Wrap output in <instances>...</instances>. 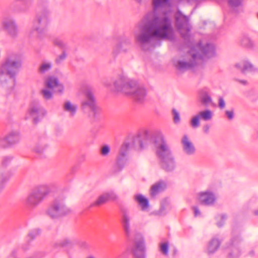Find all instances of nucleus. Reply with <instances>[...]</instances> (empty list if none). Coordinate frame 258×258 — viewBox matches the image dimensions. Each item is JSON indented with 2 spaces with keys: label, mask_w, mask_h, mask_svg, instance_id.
Here are the masks:
<instances>
[{
  "label": "nucleus",
  "mask_w": 258,
  "mask_h": 258,
  "mask_svg": "<svg viewBox=\"0 0 258 258\" xmlns=\"http://www.w3.org/2000/svg\"><path fill=\"white\" fill-rule=\"evenodd\" d=\"M152 11L148 12L137 25L134 31L135 41L143 45L152 39L173 40L175 32L169 12L171 0H151Z\"/></svg>",
  "instance_id": "obj_1"
},
{
  "label": "nucleus",
  "mask_w": 258,
  "mask_h": 258,
  "mask_svg": "<svg viewBox=\"0 0 258 258\" xmlns=\"http://www.w3.org/2000/svg\"><path fill=\"white\" fill-rule=\"evenodd\" d=\"M167 185L165 181H159L154 183L151 187L150 195L152 197L164 190L166 188Z\"/></svg>",
  "instance_id": "obj_21"
},
{
  "label": "nucleus",
  "mask_w": 258,
  "mask_h": 258,
  "mask_svg": "<svg viewBox=\"0 0 258 258\" xmlns=\"http://www.w3.org/2000/svg\"><path fill=\"white\" fill-rule=\"evenodd\" d=\"M132 150L127 140L125 141L121 145L118 155L116 158V162L118 165H123L126 161V157L128 152Z\"/></svg>",
  "instance_id": "obj_17"
},
{
  "label": "nucleus",
  "mask_w": 258,
  "mask_h": 258,
  "mask_svg": "<svg viewBox=\"0 0 258 258\" xmlns=\"http://www.w3.org/2000/svg\"><path fill=\"white\" fill-rule=\"evenodd\" d=\"M51 67L52 64L50 62H43L40 64L38 69V72L40 74H44L49 71Z\"/></svg>",
  "instance_id": "obj_33"
},
{
  "label": "nucleus",
  "mask_w": 258,
  "mask_h": 258,
  "mask_svg": "<svg viewBox=\"0 0 258 258\" xmlns=\"http://www.w3.org/2000/svg\"><path fill=\"white\" fill-rule=\"evenodd\" d=\"M9 145L6 139V136L4 138H0V147H5Z\"/></svg>",
  "instance_id": "obj_44"
},
{
  "label": "nucleus",
  "mask_w": 258,
  "mask_h": 258,
  "mask_svg": "<svg viewBox=\"0 0 258 258\" xmlns=\"http://www.w3.org/2000/svg\"><path fill=\"white\" fill-rule=\"evenodd\" d=\"M216 200L215 195L210 191L201 192L199 195V201L205 205H211L214 203Z\"/></svg>",
  "instance_id": "obj_19"
},
{
  "label": "nucleus",
  "mask_w": 258,
  "mask_h": 258,
  "mask_svg": "<svg viewBox=\"0 0 258 258\" xmlns=\"http://www.w3.org/2000/svg\"><path fill=\"white\" fill-rule=\"evenodd\" d=\"M203 131L206 134H208L210 130V126L208 124L205 125L203 127Z\"/></svg>",
  "instance_id": "obj_48"
},
{
  "label": "nucleus",
  "mask_w": 258,
  "mask_h": 258,
  "mask_svg": "<svg viewBox=\"0 0 258 258\" xmlns=\"http://www.w3.org/2000/svg\"><path fill=\"white\" fill-rule=\"evenodd\" d=\"M117 196L113 191L104 193L100 195L97 200L91 205V207H99L108 201H115L117 199Z\"/></svg>",
  "instance_id": "obj_13"
},
{
  "label": "nucleus",
  "mask_w": 258,
  "mask_h": 258,
  "mask_svg": "<svg viewBox=\"0 0 258 258\" xmlns=\"http://www.w3.org/2000/svg\"><path fill=\"white\" fill-rule=\"evenodd\" d=\"M67 56V53L66 50H63L62 52L55 58L54 61L56 64H60L66 59Z\"/></svg>",
  "instance_id": "obj_37"
},
{
  "label": "nucleus",
  "mask_w": 258,
  "mask_h": 258,
  "mask_svg": "<svg viewBox=\"0 0 258 258\" xmlns=\"http://www.w3.org/2000/svg\"><path fill=\"white\" fill-rule=\"evenodd\" d=\"M21 67V55L16 52L8 53L0 68V83L4 88L9 90L14 88L15 77Z\"/></svg>",
  "instance_id": "obj_2"
},
{
  "label": "nucleus",
  "mask_w": 258,
  "mask_h": 258,
  "mask_svg": "<svg viewBox=\"0 0 258 258\" xmlns=\"http://www.w3.org/2000/svg\"><path fill=\"white\" fill-rule=\"evenodd\" d=\"M46 147V145L41 142L36 144L35 146L34 147L33 150L35 152L40 153L42 152L45 150Z\"/></svg>",
  "instance_id": "obj_40"
},
{
  "label": "nucleus",
  "mask_w": 258,
  "mask_h": 258,
  "mask_svg": "<svg viewBox=\"0 0 258 258\" xmlns=\"http://www.w3.org/2000/svg\"><path fill=\"white\" fill-rule=\"evenodd\" d=\"M8 258H17L15 253H11Z\"/></svg>",
  "instance_id": "obj_50"
},
{
  "label": "nucleus",
  "mask_w": 258,
  "mask_h": 258,
  "mask_svg": "<svg viewBox=\"0 0 258 258\" xmlns=\"http://www.w3.org/2000/svg\"><path fill=\"white\" fill-rule=\"evenodd\" d=\"M181 143L183 151L185 154L192 155L196 153V147L190 138L187 135H184L182 137Z\"/></svg>",
  "instance_id": "obj_15"
},
{
  "label": "nucleus",
  "mask_w": 258,
  "mask_h": 258,
  "mask_svg": "<svg viewBox=\"0 0 258 258\" xmlns=\"http://www.w3.org/2000/svg\"><path fill=\"white\" fill-rule=\"evenodd\" d=\"M132 150L139 151L144 147V145L140 137H134L127 140Z\"/></svg>",
  "instance_id": "obj_22"
},
{
  "label": "nucleus",
  "mask_w": 258,
  "mask_h": 258,
  "mask_svg": "<svg viewBox=\"0 0 258 258\" xmlns=\"http://www.w3.org/2000/svg\"><path fill=\"white\" fill-rule=\"evenodd\" d=\"M256 215H258V210L255 212Z\"/></svg>",
  "instance_id": "obj_55"
},
{
  "label": "nucleus",
  "mask_w": 258,
  "mask_h": 258,
  "mask_svg": "<svg viewBox=\"0 0 258 258\" xmlns=\"http://www.w3.org/2000/svg\"><path fill=\"white\" fill-rule=\"evenodd\" d=\"M220 241L217 239H212L208 246V252L209 253H214L219 247Z\"/></svg>",
  "instance_id": "obj_32"
},
{
  "label": "nucleus",
  "mask_w": 258,
  "mask_h": 258,
  "mask_svg": "<svg viewBox=\"0 0 258 258\" xmlns=\"http://www.w3.org/2000/svg\"><path fill=\"white\" fill-rule=\"evenodd\" d=\"M173 119L175 123H178L180 121V116L178 112L175 109L172 110Z\"/></svg>",
  "instance_id": "obj_43"
},
{
  "label": "nucleus",
  "mask_w": 258,
  "mask_h": 258,
  "mask_svg": "<svg viewBox=\"0 0 258 258\" xmlns=\"http://www.w3.org/2000/svg\"><path fill=\"white\" fill-rule=\"evenodd\" d=\"M79 93L84 95L85 98L81 102V107L83 110L89 107L91 113L89 114L93 117L99 112V109L97 106L95 98L92 89L89 86H83L79 90Z\"/></svg>",
  "instance_id": "obj_7"
},
{
  "label": "nucleus",
  "mask_w": 258,
  "mask_h": 258,
  "mask_svg": "<svg viewBox=\"0 0 258 258\" xmlns=\"http://www.w3.org/2000/svg\"><path fill=\"white\" fill-rule=\"evenodd\" d=\"M135 198L139 205L141 207L143 210H145L148 208V200L143 196L138 195L135 196Z\"/></svg>",
  "instance_id": "obj_27"
},
{
  "label": "nucleus",
  "mask_w": 258,
  "mask_h": 258,
  "mask_svg": "<svg viewBox=\"0 0 258 258\" xmlns=\"http://www.w3.org/2000/svg\"><path fill=\"white\" fill-rule=\"evenodd\" d=\"M43 97L46 100L50 99L52 97V92L48 88L43 89L41 91Z\"/></svg>",
  "instance_id": "obj_38"
},
{
  "label": "nucleus",
  "mask_w": 258,
  "mask_h": 258,
  "mask_svg": "<svg viewBox=\"0 0 258 258\" xmlns=\"http://www.w3.org/2000/svg\"><path fill=\"white\" fill-rule=\"evenodd\" d=\"M142 0H136V2H137L138 3H141L142 2Z\"/></svg>",
  "instance_id": "obj_54"
},
{
  "label": "nucleus",
  "mask_w": 258,
  "mask_h": 258,
  "mask_svg": "<svg viewBox=\"0 0 258 258\" xmlns=\"http://www.w3.org/2000/svg\"><path fill=\"white\" fill-rule=\"evenodd\" d=\"M193 209L194 211L195 215L196 216H197L198 215L200 214V212L197 207H194Z\"/></svg>",
  "instance_id": "obj_49"
},
{
  "label": "nucleus",
  "mask_w": 258,
  "mask_h": 258,
  "mask_svg": "<svg viewBox=\"0 0 258 258\" xmlns=\"http://www.w3.org/2000/svg\"><path fill=\"white\" fill-rule=\"evenodd\" d=\"M215 54V47L213 44H207L205 45L198 44L192 48L189 52V55L192 61L187 62L184 60H175L173 61L174 66L180 71H184L189 69L197 63L200 62L202 59L210 58Z\"/></svg>",
  "instance_id": "obj_3"
},
{
  "label": "nucleus",
  "mask_w": 258,
  "mask_h": 258,
  "mask_svg": "<svg viewBox=\"0 0 258 258\" xmlns=\"http://www.w3.org/2000/svg\"><path fill=\"white\" fill-rule=\"evenodd\" d=\"M131 216L130 213L126 210H122L121 223L123 231L126 237L129 238L131 235Z\"/></svg>",
  "instance_id": "obj_14"
},
{
  "label": "nucleus",
  "mask_w": 258,
  "mask_h": 258,
  "mask_svg": "<svg viewBox=\"0 0 258 258\" xmlns=\"http://www.w3.org/2000/svg\"><path fill=\"white\" fill-rule=\"evenodd\" d=\"M6 139L9 145H13L20 140V135L18 132H12L6 136Z\"/></svg>",
  "instance_id": "obj_28"
},
{
  "label": "nucleus",
  "mask_w": 258,
  "mask_h": 258,
  "mask_svg": "<svg viewBox=\"0 0 258 258\" xmlns=\"http://www.w3.org/2000/svg\"><path fill=\"white\" fill-rule=\"evenodd\" d=\"M11 160L10 157H4L2 161V165L0 166V189L3 187L4 184L12 176L11 172L6 168Z\"/></svg>",
  "instance_id": "obj_12"
},
{
  "label": "nucleus",
  "mask_w": 258,
  "mask_h": 258,
  "mask_svg": "<svg viewBox=\"0 0 258 258\" xmlns=\"http://www.w3.org/2000/svg\"><path fill=\"white\" fill-rule=\"evenodd\" d=\"M202 103L208 105L212 102V98L205 91H202L200 93Z\"/></svg>",
  "instance_id": "obj_34"
},
{
  "label": "nucleus",
  "mask_w": 258,
  "mask_h": 258,
  "mask_svg": "<svg viewBox=\"0 0 258 258\" xmlns=\"http://www.w3.org/2000/svg\"><path fill=\"white\" fill-rule=\"evenodd\" d=\"M201 119L205 120L208 121L212 119L213 116V112L209 109H206L203 111H200L198 113Z\"/></svg>",
  "instance_id": "obj_30"
},
{
  "label": "nucleus",
  "mask_w": 258,
  "mask_h": 258,
  "mask_svg": "<svg viewBox=\"0 0 258 258\" xmlns=\"http://www.w3.org/2000/svg\"><path fill=\"white\" fill-rule=\"evenodd\" d=\"M169 244L167 242H162L160 244V250L164 255H167L168 253Z\"/></svg>",
  "instance_id": "obj_39"
},
{
  "label": "nucleus",
  "mask_w": 258,
  "mask_h": 258,
  "mask_svg": "<svg viewBox=\"0 0 258 258\" xmlns=\"http://www.w3.org/2000/svg\"><path fill=\"white\" fill-rule=\"evenodd\" d=\"M138 82L128 78L125 74L122 73L118 75L114 80L113 85L110 86L107 83L105 85L113 91L131 95L136 90Z\"/></svg>",
  "instance_id": "obj_5"
},
{
  "label": "nucleus",
  "mask_w": 258,
  "mask_h": 258,
  "mask_svg": "<svg viewBox=\"0 0 258 258\" xmlns=\"http://www.w3.org/2000/svg\"><path fill=\"white\" fill-rule=\"evenodd\" d=\"M201 118L198 113L190 119V124L194 128H197L200 125Z\"/></svg>",
  "instance_id": "obj_35"
},
{
  "label": "nucleus",
  "mask_w": 258,
  "mask_h": 258,
  "mask_svg": "<svg viewBox=\"0 0 258 258\" xmlns=\"http://www.w3.org/2000/svg\"><path fill=\"white\" fill-rule=\"evenodd\" d=\"M226 115L229 119H232L234 116V113L233 111L227 110L225 112Z\"/></svg>",
  "instance_id": "obj_46"
},
{
  "label": "nucleus",
  "mask_w": 258,
  "mask_h": 258,
  "mask_svg": "<svg viewBox=\"0 0 258 258\" xmlns=\"http://www.w3.org/2000/svg\"><path fill=\"white\" fill-rule=\"evenodd\" d=\"M175 25L178 31L183 38H187L191 30L188 17L178 12L175 15Z\"/></svg>",
  "instance_id": "obj_8"
},
{
  "label": "nucleus",
  "mask_w": 258,
  "mask_h": 258,
  "mask_svg": "<svg viewBox=\"0 0 258 258\" xmlns=\"http://www.w3.org/2000/svg\"><path fill=\"white\" fill-rule=\"evenodd\" d=\"M87 258H96V257L93 256H89L87 257Z\"/></svg>",
  "instance_id": "obj_53"
},
{
  "label": "nucleus",
  "mask_w": 258,
  "mask_h": 258,
  "mask_svg": "<svg viewBox=\"0 0 258 258\" xmlns=\"http://www.w3.org/2000/svg\"><path fill=\"white\" fill-rule=\"evenodd\" d=\"M27 114L36 122L46 114V111L38 103L33 102L30 105Z\"/></svg>",
  "instance_id": "obj_11"
},
{
  "label": "nucleus",
  "mask_w": 258,
  "mask_h": 258,
  "mask_svg": "<svg viewBox=\"0 0 258 258\" xmlns=\"http://www.w3.org/2000/svg\"><path fill=\"white\" fill-rule=\"evenodd\" d=\"M43 199L34 190H32L26 200V204L30 209L36 207Z\"/></svg>",
  "instance_id": "obj_18"
},
{
  "label": "nucleus",
  "mask_w": 258,
  "mask_h": 258,
  "mask_svg": "<svg viewBox=\"0 0 258 258\" xmlns=\"http://www.w3.org/2000/svg\"><path fill=\"white\" fill-rule=\"evenodd\" d=\"M49 11L44 10L36 15L29 32L30 37L39 38L45 34L49 23Z\"/></svg>",
  "instance_id": "obj_6"
},
{
  "label": "nucleus",
  "mask_w": 258,
  "mask_h": 258,
  "mask_svg": "<svg viewBox=\"0 0 258 258\" xmlns=\"http://www.w3.org/2000/svg\"><path fill=\"white\" fill-rule=\"evenodd\" d=\"M241 44L244 46L250 47H252L254 43L252 40L246 36H243L240 40Z\"/></svg>",
  "instance_id": "obj_36"
},
{
  "label": "nucleus",
  "mask_w": 258,
  "mask_h": 258,
  "mask_svg": "<svg viewBox=\"0 0 258 258\" xmlns=\"http://www.w3.org/2000/svg\"><path fill=\"white\" fill-rule=\"evenodd\" d=\"M44 85L46 88L55 89L56 92L59 93H62L64 89L63 85L59 83L58 79L53 76H49L46 78Z\"/></svg>",
  "instance_id": "obj_16"
},
{
  "label": "nucleus",
  "mask_w": 258,
  "mask_h": 258,
  "mask_svg": "<svg viewBox=\"0 0 258 258\" xmlns=\"http://www.w3.org/2000/svg\"><path fill=\"white\" fill-rule=\"evenodd\" d=\"M144 243L143 241L136 242L135 247L133 250V252L137 258L144 257Z\"/></svg>",
  "instance_id": "obj_25"
},
{
  "label": "nucleus",
  "mask_w": 258,
  "mask_h": 258,
  "mask_svg": "<svg viewBox=\"0 0 258 258\" xmlns=\"http://www.w3.org/2000/svg\"><path fill=\"white\" fill-rule=\"evenodd\" d=\"M110 152V148L107 145H103L100 149V154L102 156H107Z\"/></svg>",
  "instance_id": "obj_41"
},
{
  "label": "nucleus",
  "mask_w": 258,
  "mask_h": 258,
  "mask_svg": "<svg viewBox=\"0 0 258 258\" xmlns=\"http://www.w3.org/2000/svg\"><path fill=\"white\" fill-rule=\"evenodd\" d=\"M5 29L12 37H15L18 34L17 26L15 21L10 17L4 18L0 23V29Z\"/></svg>",
  "instance_id": "obj_10"
},
{
  "label": "nucleus",
  "mask_w": 258,
  "mask_h": 258,
  "mask_svg": "<svg viewBox=\"0 0 258 258\" xmlns=\"http://www.w3.org/2000/svg\"><path fill=\"white\" fill-rule=\"evenodd\" d=\"M235 67L243 73L247 72H255L258 70L256 67L251 62L246 60H242L236 63Z\"/></svg>",
  "instance_id": "obj_20"
},
{
  "label": "nucleus",
  "mask_w": 258,
  "mask_h": 258,
  "mask_svg": "<svg viewBox=\"0 0 258 258\" xmlns=\"http://www.w3.org/2000/svg\"><path fill=\"white\" fill-rule=\"evenodd\" d=\"M146 95L147 92L145 89L138 84L136 87L135 91L131 95L137 101H142L145 99Z\"/></svg>",
  "instance_id": "obj_23"
},
{
  "label": "nucleus",
  "mask_w": 258,
  "mask_h": 258,
  "mask_svg": "<svg viewBox=\"0 0 258 258\" xmlns=\"http://www.w3.org/2000/svg\"><path fill=\"white\" fill-rule=\"evenodd\" d=\"M128 49V43L124 40H122L119 41L113 49V53L117 54L120 52H126Z\"/></svg>",
  "instance_id": "obj_24"
},
{
  "label": "nucleus",
  "mask_w": 258,
  "mask_h": 258,
  "mask_svg": "<svg viewBox=\"0 0 258 258\" xmlns=\"http://www.w3.org/2000/svg\"><path fill=\"white\" fill-rule=\"evenodd\" d=\"M34 190L43 200L49 193L50 189L48 185L43 184L38 186Z\"/></svg>",
  "instance_id": "obj_26"
},
{
  "label": "nucleus",
  "mask_w": 258,
  "mask_h": 258,
  "mask_svg": "<svg viewBox=\"0 0 258 258\" xmlns=\"http://www.w3.org/2000/svg\"><path fill=\"white\" fill-rule=\"evenodd\" d=\"M77 108V106L76 104L71 103L70 101H66L64 103V110L69 112L72 116L74 115L76 113Z\"/></svg>",
  "instance_id": "obj_29"
},
{
  "label": "nucleus",
  "mask_w": 258,
  "mask_h": 258,
  "mask_svg": "<svg viewBox=\"0 0 258 258\" xmlns=\"http://www.w3.org/2000/svg\"><path fill=\"white\" fill-rule=\"evenodd\" d=\"M71 211V209L62 202L55 201L47 209L46 213L51 218H57L70 213Z\"/></svg>",
  "instance_id": "obj_9"
},
{
  "label": "nucleus",
  "mask_w": 258,
  "mask_h": 258,
  "mask_svg": "<svg viewBox=\"0 0 258 258\" xmlns=\"http://www.w3.org/2000/svg\"><path fill=\"white\" fill-rule=\"evenodd\" d=\"M239 82L243 85H246L247 84L246 81L245 80H239Z\"/></svg>",
  "instance_id": "obj_51"
},
{
  "label": "nucleus",
  "mask_w": 258,
  "mask_h": 258,
  "mask_svg": "<svg viewBox=\"0 0 258 258\" xmlns=\"http://www.w3.org/2000/svg\"><path fill=\"white\" fill-rule=\"evenodd\" d=\"M223 225V223H217V225L219 226V227H221Z\"/></svg>",
  "instance_id": "obj_52"
},
{
  "label": "nucleus",
  "mask_w": 258,
  "mask_h": 258,
  "mask_svg": "<svg viewBox=\"0 0 258 258\" xmlns=\"http://www.w3.org/2000/svg\"><path fill=\"white\" fill-rule=\"evenodd\" d=\"M39 230L37 229H36V230H34L33 231L29 233V235L31 237L34 238L35 237V236H36V235H38L39 234Z\"/></svg>",
  "instance_id": "obj_47"
},
{
  "label": "nucleus",
  "mask_w": 258,
  "mask_h": 258,
  "mask_svg": "<svg viewBox=\"0 0 258 258\" xmlns=\"http://www.w3.org/2000/svg\"><path fill=\"white\" fill-rule=\"evenodd\" d=\"M225 102L224 100V99L220 97L219 98V102H218V105H219V107L221 108V109H224L225 107Z\"/></svg>",
  "instance_id": "obj_45"
},
{
  "label": "nucleus",
  "mask_w": 258,
  "mask_h": 258,
  "mask_svg": "<svg viewBox=\"0 0 258 258\" xmlns=\"http://www.w3.org/2000/svg\"><path fill=\"white\" fill-rule=\"evenodd\" d=\"M154 146L161 167L167 171H172L175 167V163L161 134L159 133L157 138L154 140Z\"/></svg>",
  "instance_id": "obj_4"
},
{
  "label": "nucleus",
  "mask_w": 258,
  "mask_h": 258,
  "mask_svg": "<svg viewBox=\"0 0 258 258\" xmlns=\"http://www.w3.org/2000/svg\"><path fill=\"white\" fill-rule=\"evenodd\" d=\"M52 43L54 46L58 47L61 49L62 51L66 50L68 48L67 43L59 38H54L52 40Z\"/></svg>",
  "instance_id": "obj_31"
},
{
  "label": "nucleus",
  "mask_w": 258,
  "mask_h": 258,
  "mask_svg": "<svg viewBox=\"0 0 258 258\" xmlns=\"http://www.w3.org/2000/svg\"><path fill=\"white\" fill-rule=\"evenodd\" d=\"M59 245L61 246H66L73 244V241L69 238H64L59 242Z\"/></svg>",
  "instance_id": "obj_42"
},
{
  "label": "nucleus",
  "mask_w": 258,
  "mask_h": 258,
  "mask_svg": "<svg viewBox=\"0 0 258 258\" xmlns=\"http://www.w3.org/2000/svg\"><path fill=\"white\" fill-rule=\"evenodd\" d=\"M221 218H222V219H225V216H221Z\"/></svg>",
  "instance_id": "obj_56"
}]
</instances>
